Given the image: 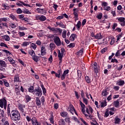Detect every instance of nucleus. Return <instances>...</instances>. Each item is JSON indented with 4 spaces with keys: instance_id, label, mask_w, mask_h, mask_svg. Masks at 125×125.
<instances>
[{
    "instance_id": "obj_18",
    "label": "nucleus",
    "mask_w": 125,
    "mask_h": 125,
    "mask_svg": "<svg viewBox=\"0 0 125 125\" xmlns=\"http://www.w3.org/2000/svg\"><path fill=\"white\" fill-rule=\"evenodd\" d=\"M117 85H119V86H123L125 84V81L120 80L119 81H117L116 83Z\"/></svg>"
},
{
    "instance_id": "obj_57",
    "label": "nucleus",
    "mask_w": 125,
    "mask_h": 125,
    "mask_svg": "<svg viewBox=\"0 0 125 125\" xmlns=\"http://www.w3.org/2000/svg\"><path fill=\"white\" fill-rule=\"evenodd\" d=\"M23 13H24V14H31V12H30V11L27 9L23 11Z\"/></svg>"
},
{
    "instance_id": "obj_35",
    "label": "nucleus",
    "mask_w": 125,
    "mask_h": 125,
    "mask_svg": "<svg viewBox=\"0 0 125 125\" xmlns=\"http://www.w3.org/2000/svg\"><path fill=\"white\" fill-rule=\"evenodd\" d=\"M85 80L87 83H91V79H90V77L89 76H85Z\"/></svg>"
},
{
    "instance_id": "obj_37",
    "label": "nucleus",
    "mask_w": 125,
    "mask_h": 125,
    "mask_svg": "<svg viewBox=\"0 0 125 125\" xmlns=\"http://www.w3.org/2000/svg\"><path fill=\"white\" fill-rule=\"evenodd\" d=\"M107 91H108V90L107 89L103 90V91L102 93V96H107L108 95V94H109V93Z\"/></svg>"
},
{
    "instance_id": "obj_46",
    "label": "nucleus",
    "mask_w": 125,
    "mask_h": 125,
    "mask_svg": "<svg viewBox=\"0 0 125 125\" xmlns=\"http://www.w3.org/2000/svg\"><path fill=\"white\" fill-rule=\"evenodd\" d=\"M61 56H62V58H63V56L65 55V48H62L61 49Z\"/></svg>"
},
{
    "instance_id": "obj_27",
    "label": "nucleus",
    "mask_w": 125,
    "mask_h": 125,
    "mask_svg": "<svg viewBox=\"0 0 125 125\" xmlns=\"http://www.w3.org/2000/svg\"><path fill=\"white\" fill-rule=\"evenodd\" d=\"M4 27H6L7 28V23L6 22H2L0 23V29H4Z\"/></svg>"
},
{
    "instance_id": "obj_9",
    "label": "nucleus",
    "mask_w": 125,
    "mask_h": 125,
    "mask_svg": "<svg viewBox=\"0 0 125 125\" xmlns=\"http://www.w3.org/2000/svg\"><path fill=\"white\" fill-rule=\"evenodd\" d=\"M73 15L74 16V18H78V17H79V14H78V12H79L80 11V8H74L73 9Z\"/></svg>"
},
{
    "instance_id": "obj_29",
    "label": "nucleus",
    "mask_w": 125,
    "mask_h": 125,
    "mask_svg": "<svg viewBox=\"0 0 125 125\" xmlns=\"http://www.w3.org/2000/svg\"><path fill=\"white\" fill-rule=\"evenodd\" d=\"M75 27H77V30L80 31V29H81V27H82V22L81 21H78L77 24L75 25Z\"/></svg>"
},
{
    "instance_id": "obj_44",
    "label": "nucleus",
    "mask_w": 125,
    "mask_h": 125,
    "mask_svg": "<svg viewBox=\"0 0 125 125\" xmlns=\"http://www.w3.org/2000/svg\"><path fill=\"white\" fill-rule=\"evenodd\" d=\"M62 36L63 38V39H66V37H67V31L64 30L63 31Z\"/></svg>"
},
{
    "instance_id": "obj_54",
    "label": "nucleus",
    "mask_w": 125,
    "mask_h": 125,
    "mask_svg": "<svg viewBox=\"0 0 125 125\" xmlns=\"http://www.w3.org/2000/svg\"><path fill=\"white\" fill-rule=\"evenodd\" d=\"M107 50H108V48L105 47V48L102 49L101 50V53H102V54H104V53L105 52H106Z\"/></svg>"
},
{
    "instance_id": "obj_52",
    "label": "nucleus",
    "mask_w": 125,
    "mask_h": 125,
    "mask_svg": "<svg viewBox=\"0 0 125 125\" xmlns=\"http://www.w3.org/2000/svg\"><path fill=\"white\" fill-rule=\"evenodd\" d=\"M30 43H31V42H24L22 43V44H21V45L22 46H27V45H29V44H30Z\"/></svg>"
},
{
    "instance_id": "obj_49",
    "label": "nucleus",
    "mask_w": 125,
    "mask_h": 125,
    "mask_svg": "<svg viewBox=\"0 0 125 125\" xmlns=\"http://www.w3.org/2000/svg\"><path fill=\"white\" fill-rule=\"evenodd\" d=\"M25 99L26 100V102L28 103V102H30L31 101V97L29 95H26L25 96Z\"/></svg>"
},
{
    "instance_id": "obj_23",
    "label": "nucleus",
    "mask_w": 125,
    "mask_h": 125,
    "mask_svg": "<svg viewBox=\"0 0 125 125\" xmlns=\"http://www.w3.org/2000/svg\"><path fill=\"white\" fill-rule=\"evenodd\" d=\"M107 106V102L106 101V99H104V102L101 103V106L102 108H104Z\"/></svg>"
},
{
    "instance_id": "obj_13",
    "label": "nucleus",
    "mask_w": 125,
    "mask_h": 125,
    "mask_svg": "<svg viewBox=\"0 0 125 125\" xmlns=\"http://www.w3.org/2000/svg\"><path fill=\"white\" fill-rule=\"evenodd\" d=\"M35 102L37 106H39V108H40V107H42V102H41L40 97H36Z\"/></svg>"
},
{
    "instance_id": "obj_58",
    "label": "nucleus",
    "mask_w": 125,
    "mask_h": 125,
    "mask_svg": "<svg viewBox=\"0 0 125 125\" xmlns=\"http://www.w3.org/2000/svg\"><path fill=\"white\" fill-rule=\"evenodd\" d=\"M104 118H108L109 117V110H106L104 115Z\"/></svg>"
},
{
    "instance_id": "obj_61",
    "label": "nucleus",
    "mask_w": 125,
    "mask_h": 125,
    "mask_svg": "<svg viewBox=\"0 0 125 125\" xmlns=\"http://www.w3.org/2000/svg\"><path fill=\"white\" fill-rule=\"evenodd\" d=\"M75 97L77 99H79L80 98V96L79 95V93L76 91H74Z\"/></svg>"
},
{
    "instance_id": "obj_28",
    "label": "nucleus",
    "mask_w": 125,
    "mask_h": 125,
    "mask_svg": "<svg viewBox=\"0 0 125 125\" xmlns=\"http://www.w3.org/2000/svg\"><path fill=\"white\" fill-rule=\"evenodd\" d=\"M14 81L15 83H21V80H19V76L18 75H16L14 77Z\"/></svg>"
},
{
    "instance_id": "obj_7",
    "label": "nucleus",
    "mask_w": 125,
    "mask_h": 125,
    "mask_svg": "<svg viewBox=\"0 0 125 125\" xmlns=\"http://www.w3.org/2000/svg\"><path fill=\"white\" fill-rule=\"evenodd\" d=\"M67 111L70 112L72 115H74V111H75V107H74V105L72 104H69V107L67 108Z\"/></svg>"
},
{
    "instance_id": "obj_48",
    "label": "nucleus",
    "mask_w": 125,
    "mask_h": 125,
    "mask_svg": "<svg viewBox=\"0 0 125 125\" xmlns=\"http://www.w3.org/2000/svg\"><path fill=\"white\" fill-rule=\"evenodd\" d=\"M117 19L119 21V22H122V23L125 20V18L124 17L117 18Z\"/></svg>"
},
{
    "instance_id": "obj_21",
    "label": "nucleus",
    "mask_w": 125,
    "mask_h": 125,
    "mask_svg": "<svg viewBox=\"0 0 125 125\" xmlns=\"http://www.w3.org/2000/svg\"><path fill=\"white\" fill-rule=\"evenodd\" d=\"M9 17V18L12 19L13 21H15L16 22H18V19H17V18H16V17H15V16H14L12 14L10 15Z\"/></svg>"
},
{
    "instance_id": "obj_33",
    "label": "nucleus",
    "mask_w": 125,
    "mask_h": 125,
    "mask_svg": "<svg viewBox=\"0 0 125 125\" xmlns=\"http://www.w3.org/2000/svg\"><path fill=\"white\" fill-rule=\"evenodd\" d=\"M15 86H18V87L15 88L16 94H20V90H19V87H20V86H19L18 84H16Z\"/></svg>"
},
{
    "instance_id": "obj_14",
    "label": "nucleus",
    "mask_w": 125,
    "mask_h": 125,
    "mask_svg": "<svg viewBox=\"0 0 125 125\" xmlns=\"http://www.w3.org/2000/svg\"><path fill=\"white\" fill-rule=\"evenodd\" d=\"M62 73H63V71L61 69L58 70L57 73H56V78H58V79H60V78L61 77V75H62Z\"/></svg>"
},
{
    "instance_id": "obj_47",
    "label": "nucleus",
    "mask_w": 125,
    "mask_h": 125,
    "mask_svg": "<svg viewBox=\"0 0 125 125\" xmlns=\"http://www.w3.org/2000/svg\"><path fill=\"white\" fill-rule=\"evenodd\" d=\"M83 48H82L80 50L76 53L77 55H80V54H83Z\"/></svg>"
},
{
    "instance_id": "obj_63",
    "label": "nucleus",
    "mask_w": 125,
    "mask_h": 125,
    "mask_svg": "<svg viewBox=\"0 0 125 125\" xmlns=\"http://www.w3.org/2000/svg\"><path fill=\"white\" fill-rule=\"evenodd\" d=\"M30 47H32L33 48V49H36V48H37V45H36V44H35L34 43H32L31 44Z\"/></svg>"
},
{
    "instance_id": "obj_8",
    "label": "nucleus",
    "mask_w": 125,
    "mask_h": 125,
    "mask_svg": "<svg viewBox=\"0 0 125 125\" xmlns=\"http://www.w3.org/2000/svg\"><path fill=\"white\" fill-rule=\"evenodd\" d=\"M36 20H40L42 22H43V21H45L46 20V17L43 15L42 16H38L36 17Z\"/></svg>"
},
{
    "instance_id": "obj_51",
    "label": "nucleus",
    "mask_w": 125,
    "mask_h": 125,
    "mask_svg": "<svg viewBox=\"0 0 125 125\" xmlns=\"http://www.w3.org/2000/svg\"><path fill=\"white\" fill-rule=\"evenodd\" d=\"M2 51L3 52H5V53H6L7 56H8V54L9 55H10V54H11V53H10V52H9V51L7 50L2 49Z\"/></svg>"
},
{
    "instance_id": "obj_20",
    "label": "nucleus",
    "mask_w": 125,
    "mask_h": 125,
    "mask_svg": "<svg viewBox=\"0 0 125 125\" xmlns=\"http://www.w3.org/2000/svg\"><path fill=\"white\" fill-rule=\"evenodd\" d=\"M75 38H77V34L73 33L71 35L69 38V40L70 41L74 42V41H75Z\"/></svg>"
},
{
    "instance_id": "obj_31",
    "label": "nucleus",
    "mask_w": 125,
    "mask_h": 125,
    "mask_svg": "<svg viewBox=\"0 0 125 125\" xmlns=\"http://www.w3.org/2000/svg\"><path fill=\"white\" fill-rule=\"evenodd\" d=\"M114 124H121V119H120L118 116H116L115 119Z\"/></svg>"
},
{
    "instance_id": "obj_11",
    "label": "nucleus",
    "mask_w": 125,
    "mask_h": 125,
    "mask_svg": "<svg viewBox=\"0 0 125 125\" xmlns=\"http://www.w3.org/2000/svg\"><path fill=\"white\" fill-rule=\"evenodd\" d=\"M86 112L88 115H90V113L92 114L93 112V109H92V107L90 105H88V107L86 108Z\"/></svg>"
},
{
    "instance_id": "obj_62",
    "label": "nucleus",
    "mask_w": 125,
    "mask_h": 125,
    "mask_svg": "<svg viewBox=\"0 0 125 125\" xmlns=\"http://www.w3.org/2000/svg\"><path fill=\"white\" fill-rule=\"evenodd\" d=\"M54 109H55V110H57V109H58V108H59V104H57V103L54 104Z\"/></svg>"
},
{
    "instance_id": "obj_4",
    "label": "nucleus",
    "mask_w": 125,
    "mask_h": 125,
    "mask_svg": "<svg viewBox=\"0 0 125 125\" xmlns=\"http://www.w3.org/2000/svg\"><path fill=\"white\" fill-rule=\"evenodd\" d=\"M54 43L57 46H60L62 44L61 40L60 38L58 36H55V38L53 39Z\"/></svg>"
},
{
    "instance_id": "obj_34",
    "label": "nucleus",
    "mask_w": 125,
    "mask_h": 125,
    "mask_svg": "<svg viewBox=\"0 0 125 125\" xmlns=\"http://www.w3.org/2000/svg\"><path fill=\"white\" fill-rule=\"evenodd\" d=\"M0 23L1 22H8L9 21V18L6 17V18H0Z\"/></svg>"
},
{
    "instance_id": "obj_42",
    "label": "nucleus",
    "mask_w": 125,
    "mask_h": 125,
    "mask_svg": "<svg viewBox=\"0 0 125 125\" xmlns=\"http://www.w3.org/2000/svg\"><path fill=\"white\" fill-rule=\"evenodd\" d=\"M9 27L12 28V29H14L15 28H16L17 27V25L16 23L11 22L9 24Z\"/></svg>"
},
{
    "instance_id": "obj_55",
    "label": "nucleus",
    "mask_w": 125,
    "mask_h": 125,
    "mask_svg": "<svg viewBox=\"0 0 125 125\" xmlns=\"http://www.w3.org/2000/svg\"><path fill=\"white\" fill-rule=\"evenodd\" d=\"M4 39L5 41H6V42H9L10 41V38H9V36L8 35H6L4 37Z\"/></svg>"
},
{
    "instance_id": "obj_15",
    "label": "nucleus",
    "mask_w": 125,
    "mask_h": 125,
    "mask_svg": "<svg viewBox=\"0 0 125 125\" xmlns=\"http://www.w3.org/2000/svg\"><path fill=\"white\" fill-rule=\"evenodd\" d=\"M60 115L62 118H68L69 117V114H68V112L66 111H62L61 112Z\"/></svg>"
},
{
    "instance_id": "obj_19",
    "label": "nucleus",
    "mask_w": 125,
    "mask_h": 125,
    "mask_svg": "<svg viewBox=\"0 0 125 125\" xmlns=\"http://www.w3.org/2000/svg\"><path fill=\"white\" fill-rule=\"evenodd\" d=\"M103 38V36H102V35H101V33H97L95 36V39H96V40H101V39Z\"/></svg>"
},
{
    "instance_id": "obj_36",
    "label": "nucleus",
    "mask_w": 125,
    "mask_h": 125,
    "mask_svg": "<svg viewBox=\"0 0 125 125\" xmlns=\"http://www.w3.org/2000/svg\"><path fill=\"white\" fill-rule=\"evenodd\" d=\"M28 54L31 55V56H32V57H33L34 56H35V55H36V53H35V51H34V50H29Z\"/></svg>"
},
{
    "instance_id": "obj_45",
    "label": "nucleus",
    "mask_w": 125,
    "mask_h": 125,
    "mask_svg": "<svg viewBox=\"0 0 125 125\" xmlns=\"http://www.w3.org/2000/svg\"><path fill=\"white\" fill-rule=\"evenodd\" d=\"M122 37H123V33H120L117 36V39L116 42H119V41L121 40V38H122Z\"/></svg>"
},
{
    "instance_id": "obj_12",
    "label": "nucleus",
    "mask_w": 125,
    "mask_h": 125,
    "mask_svg": "<svg viewBox=\"0 0 125 125\" xmlns=\"http://www.w3.org/2000/svg\"><path fill=\"white\" fill-rule=\"evenodd\" d=\"M7 59L9 62H10V64H12L14 67H16V64H14L15 63H16V62H15V60H13V58H11V57H8Z\"/></svg>"
},
{
    "instance_id": "obj_38",
    "label": "nucleus",
    "mask_w": 125,
    "mask_h": 125,
    "mask_svg": "<svg viewBox=\"0 0 125 125\" xmlns=\"http://www.w3.org/2000/svg\"><path fill=\"white\" fill-rule=\"evenodd\" d=\"M103 16V14H102V13H99L96 16V18H97V19H99V20H101V19H102Z\"/></svg>"
},
{
    "instance_id": "obj_43",
    "label": "nucleus",
    "mask_w": 125,
    "mask_h": 125,
    "mask_svg": "<svg viewBox=\"0 0 125 125\" xmlns=\"http://www.w3.org/2000/svg\"><path fill=\"white\" fill-rule=\"evenodd\" d=\"M76 46V43H70L68 45H67V47L69 48H74Z\"/></svg>"
},
{
    "instance_id": "obj_2",
    "label": "nucleus",
    "mask_w": 125,
    "mask_h": 125,
    "mask_svg": "<svg viewBox=\"0 0 125 125\" xmlns=\"http://www.w3.org/2000/svg\"><path fill=\"white\" fill-rule=\"evenodd\" d=\"M33 94L36 95V96H38V97H42V88L38 86V88L34 89V93Z\"/></svg>"
},
{
    "instance_id": "obj_22",
    "label": "nucleus",
    "mask_w": 125,
    "mask_h": 125,
    "mask_svg": "<svg viewBox=\"0 0 125 125\" xmlns=\"http://www.w3.org/2000/svg\"><path fill=\"white\" fill-rule=\"evenodd\" d=\"M113 105L116 107H119L120 105V99H117L116 101H114L113 102Z\"/></svg>"
},
{
    "instance_id": "obj_64",
    "label": "nucleus",
    "mask_w": 125,
    "mask_h": 125,
    "mask_svg": "<svg viewBox=\"0 0 125 125\" xmlns=\"http://www.w3.org/2000/svg\"><path fill=\"white\" fill-rule=\"evenodd\" d=\"M81 97L82 98H84V92L83 91V90H82L81 91Z\"/></svg>"
},
{
    "instance_id": "obj_5",
    "label": "nucleus",
    "mask_w": 125,
    "mask_h": 125,
    "mask_svg": "<svg viewBox=\"0 0 125 125\" xmlns=\"http://www.w3.org/2000/svg\"><path fill=\"white\" fill-rule=\"evenodd\" d=\"M7 104V101H6V98L4 97L0 99V108H3V105Z\"/></svg>"
},
{
    "instance_id": "obj_10",
    "label": "nucleus",
    "mask_w": 125,
    "mask_h": 125,
    "mask_svg": "<svg viewBox=\"0 0 125 125\" xmlns=\"http://www.w3.org/2000/svg\"><path fill=\"white\" fill-rule=\"evenodd\" d=\"M20 2L21 3H16V5H18V6H21V7H23V5H24V6H28V7H32V6H31V5H30V4H26L25 3H24V2L22 1H20Z\"/></svg>"
},
{
    "instance_id": "obj_25",
    "label": "nucleus",
    "mask_w": 125,
    "mask_h": 125,
    "mask_svg": "<svg viewBox=\"0 0 125 125\" xmlns=\"http://www.w3.org/2000/svg\"><path fill=\"white\" fill-rule=\"evenodd\" d=\"M49 120L51 124H52V125H54V117H53V113H51L50 117Z\"/></svg>"
},
{
    "instance_id": "obj_60",
    "label": "nucleus",
    "mask_w": 125,
    "mask_h": 125,
    "mask_svg": "<svg viewBox=\"0 0 125 125\" xmlns=\"http://www.w3.org/2000/svg\"><path fill=\"white\" fill-rule=\"evenodd\" d=\"M16 12L17 14H21L23 12L22 11V10L21 9V8H18Z\"/></svg>"
},
{
    "instance_id": "obj_40",
    "label": "nucleus",
    "mask_w": 125,
    "mask_h": 125,
    "mask_svg": "<svg viewBox=\"0 0 125 125\" xmlns=\"http://www.w3.org/2000/svg\"><path fill=\"white\" fill-rule=\"evenodd\" d=\"M40 57L39 56L35 55L33 57H32V59L33 61H35V62H39V59Z\"/></svg>"
},
{
    "instance_id": "obj_50",
    "label": "nucleus",
    "mask_w": 125,
    "mask_h": 125,
    "mask_svg": "<svg viewBox=\"0 0 125 125\" xmlns=\"http://www.w3.org/2000/svg\"><path fill=\"white\" fill-rule=\"evenodd\" d=\"M48 39H50V40H52V39L55 38V34H49L48 36Z\"/></svg>"
},
{
    "instance_id": "obj_16",
    "label": "nucleus",
    "mask_w": 125,
    "mask_h": 125,
    "mask_svg": "<svg viewBox=\"0 0 125 125\" xmlns=\"http://www.w3.org/2000/svg\"><path fill=\"white\" fill-rule=\"evenodd\" d=\"M58 56L59 60L60 61L59 64H61V63H62V59H63V58H62V56H61V52H60V50H58Z\"/></svg>"
},
{
    "instance_id": "obj_30",
    "label": "nucleus",
    "mask_w": 125,
    "mask_h": 125,
    "mask_svg": "<svg viewBox=\"0 0 125 125\" xmlns=\"http://www.w3.org/2000/svg\"><path fill=\"white\" fill-rule=\"evenodd\" d=\"M18 109L22 113H24V108H23V105L21 104H19L18 105Z\"/></svg>"
},
{
    "instance_id": "obj_32",
    "label": "nucleus",
    "mask_w": 125,
    "mask_h": 125,
    "mask_svg": "<svg viewBox=\"0 0 125 125\" xmlns=\"http://www.w3.org/2000/svg\"><path fill=\"white\" fill-rule=\"evenodd\" d=\"M0 65L1 67H7L6 63L2 60H0Z\"/></svg>"
},
{
    "instance_id": "obj_17",
    "label": "nucleus",
    "mask_w": 125,
    "mask_h": 125,
    "mask_svg": "<svg viewBox=\"0 0 125 125\" xmlns=\"http://www.w3.org/2000/svg\"><path fill=\"white\" fill-rule=\"evenodd\" d=\"M45 54H46V49H45V47L42 46L41 47V55L44 56Z\"/></svg>"
},
{
    "instance_id": "obj_1",
    "label": "nucleus",
    "mask_w": 125,
    "mask_h": 125,
    "mask_svg": "<svg viewBox=\"0 0 125 125\" xmlns=\"http://www.w3.org/2000/svg\"><path fill=\"white\" fill-rule=\"evenodd\" d=\"M11 104H10L7 105V115L8 117H10V119L13 122H16V124H20L21 122H19L21 120V115L19 111L16 109H13L10 111V108Z\"/></svg>"
},
{
    "instance_id": "obj_3",
    "label": "nucleus",
    "mask_w": 125,
    "mask_h": 125,
    "mask_svg": "<svg viewBox=\"0 0 125 125\" xmlns=\"http://www.w3.org/2000/svg\"><path fill=\"white\" fill-rule=\"evenodd\" d=\"M102 6L103 7L104 10L106 11H110L111 10V7L108 6V3L107 2L102 1Z\"/></svg>"
},
{
    "instance_id": "obj_59",
    "label": "nucleus",
    "mask_w": 125,
    "mask_h": 125,
    "mask_svg": "<svg viewBox=\"0 0 125 125\" xmlns=\"http://www.w3.org/2000/svg\"><path fill=\"white\" fill-rule=\"evenodd\" d=\"M41 100L42 105H44V102L45 101V100H44V97L42 96L41 97Z\"/></svg>"
},
{
    "instance_id": "obj_53",
    "label": "nucleus",
    "mask_w": 125,
    "mask_h": 125,
    "mask_svg": "<svg viewBox=\"0 0 125 125\" xmlns=\"http://www.w3.org/2000/svg\"><path fill=\"white\" fill-rule=\"evenodd\" d=\"M83 101L85 105H87V104H88V100H87V99L86 98H83Z\"/></svg>"
},
{
    "instance_id": "obj_24",
    "label": "nucleus",
    "mask_w": 125,
    "mask_h": 125,
    "mask_svg": "<svg viewBox=\"0 0 125 125\" xmlns=\"http://www.w3.org/2000/svg\"><path fill=\"white\" fill-rule=\"evenodd\" d=\"M28 92L30 93H34L35 92V89H34V86L31 85L29 88H28Z\"/></svg>"
},
{
    "instance_id": "obj_6",
    "label": "nucleus",
    "mask_w": 125,
    "mask_h": 125,
    "mask_svg": "<svg viewBox=\"0 0 125 125\" xmlns=\"http://www.w3.org/2000/svg\"><path fill=\"white\" fill-rule=\"evenodd\" d=\"M69 72H70V70H69V69H66L63 71V74H62L61 76V79L62 81H63V80L65 79L66 76H67V75L69 74Z\"/></svg>"
},
{
    "instance_id": "obj_39",
    "label": "nucleus",
    "mask_w": 125,
    "mask_h": 125,
    "mask_svg": "<svg viewBox=\"0 0 125 125\" xmlns=\"http://www.w3.org/2000/svg\"><path fill=\"white\" fill-rule=\"evenodd\" d=\"M41 88L42 90L43 94L44 95V94H45L46 93V89L44 87V85H43V84H42L41 85Z\"/></svg>"
},
{
    "instance_id": "obj_56",
    "label": "nucleus",
    "mask_w": 125,
    "mask_h": 125,
    "mask_svg": "<svg viewBox=\"0 0 125 125\" xmlns=\"http://www.w3.org/2000/svg\"><path fill=\"white\" fill-rule=\"evenodd\" d=\"M111 63H116V64L119 63V61H118V60L116 59H112L111 61Z\"/></svg>"
},
{
    "instance_id": "obj_26",
    "label": "nucleus",
    "mask_w": 125,
    "mask_h": 125,
    "mask_svg": "<svg viewBox=\"0 0 125 125\" xmlns=\"http://www.w3.org/2000/svg\"><path fill=\"white\" fill-rule=\"evenodd\" d=\"M2 6H3V7H4V9H3V10H5V9L6 10H8L10 9V7L8 6V4L7 3L2 4Z\"/></svg>"
},
{
    "instance_id": "obj_41",
    "label": "nucleus",
    "mask_w": 125,
    "mask_h": 125,
    "mask_svg": "<svg viewBox=\"0 0 125 125\" xmlns=\"http://www.w3.org/2000/svg\"><path fill=\"white\" fill-rule=\"evenodd\" d=\"M49 46L51 49H52V50H54V49H55V44H54V43L53 42L50 43Z\"/></svg>"
}]
</instances>
